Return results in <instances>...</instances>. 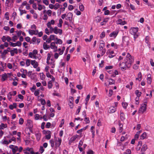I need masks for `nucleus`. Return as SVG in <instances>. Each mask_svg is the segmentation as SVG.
I'll use <instances>...</instances> for the list:
<instances>
[{
    "label": "nucleus",
    "mask_w": 154,
    "mask_h": 154,
    "mask_svg": "<svg viewBox=\"0 0 154 154\" xmlns=\"http://www.w3.org/2000/svg\"><path fill=\"white\" fill-rule=\"evenodd\" d=\"M134 61V58L130 54L128 53L124 61L121 63L120 67L122 70H125L127 68H129Z\"/></svg>",
    "instance_id": "obj_1"
},
{
    "label": "nucleus",
    "mask_w": 154,
    "mask_h": 154,
    "mask_svg": "<svg viewBox=\"0 0 154 154\" xmlns=\"http://www.w3.org/2000/svg\"><path fill=\"white\" fill-rule=\"evenodd\" d=\"M129 41L128 38L125 36H123L122 37V46L124 47H128L129 45Z\"/></svg>",
    "instance_id": "obj_2"
},
{
    "label": "nucleus",
    "mask_w": 154,
    "mask_h": 154,
    "mask_svg": "<svg viewBox=\"0 0 154 154\" xmlns=\"http://www.w3.org/2000/svg\"><path fill=\"white\" fill-rule=\"evenodd\" d=\"M105 45V44H99V50L101 51V55L103 56L105 53L106 51V49L104 48Z\"/></svg>",
    "instance_id": "obj_3"
},
{
    "label": "nucleus",
    "mask_w": 154,
    "mask_h": 154,
    "mask_svg": "<svg viewBox=\"0 0 154 154\" xmlns=\"http://www.w3.org/2000/svg\"><path fill=\"white\" fill-rule=\"evenodd\" d=\"M146 104L145 103L142 104L139 110V113H143L146 110Z\"/></svg>",
    "instance_id": "obj_4"
},
{
    "label": "nucleus",
    "mask_w": 154,
    "mask_h": 154,
    "mask_svg": "<svg viewBox=\"0 0 154 154\" xmlns=\"http://www.w3.org/2000/svg\"><path fill=\"white\" fill-rule=\"evenodd\" d=\"M44 134H46L45 138L47 140H49L51 137V131L49 130H44L43 131Z\"/></svg>",
    "instance_id": "obj_5"
},
{
    "label": "nucleus",
    "mask_w": 154,
    "mask_h": 154,
    "mask_svg": "<svg viewBox=\"0 0 154 154\" xmlns=\"http://www.w3.org/2000/svg\"><path fill=\"white\" fill-rule=\"evenodd\" d=\"M119 32L118 30H116L111 33L109 35L110 37L112 38H115L117 36Z\"/></svg>",
    "instance_id": "obj_6"
},
{
    "label": "nucleus",
    "mask_w": 154,
    "mask_h": 154,
    "mask_svg": "<svg viewBox=\"0 0 154 154\" xmlns=\"http://www.w3.org/2000/svg\"><path fill=\"white\" fill-rule=\"evenodd\" d=\"M107 54L108 55V57L110 58L114 57L116 56V54L114 53L113 51H111L108 50L106 52Z\"/></svg>",
    "instance_id": "obj_7"
},
{
    "label": "nucleus",
    "mask_w": 154,
    "mask_h": 154,
    "mask_svg": "<svg viewBox=\"0 0 154 154\" xmlns=\"http://www.w3.org/2000/svg\"><path fill=\"white\" fill-rule=\"evenodd\" d=\"M9 147L12 150L13 154H15L16 152L18 151V148L17 146L11 145L9 146Z\"/></svg>",
    "instance_id": "obj_8"
},
{
    "label": "nucleus",
    "mask_w": 154,
    "mask_h": 154,
    "mask_svg": "<svg viewBox=\"0 0 154 154\" xmlns=\"http://www.w3.org/2000/svg\"><path fill=\"white\" fill-rule=\"evenodd\" d=\"M138 28L137 27H131L130 30V33L131 34H134L137 33Z\"/></svg>",
    "instance_id": "obj_9"
},
{
    "label": "nucleus",
    "mask_w": 154,
    "mask_h": 154,
    "mask_svg": "<svg viewBox=\"0 0 154 154\" xmlns=\"http://www.w3.org/2000/svg\"><path fill=\"white\" fill-rule=\"evenodd\" d=\"M35 136L37 141H39L40 140L41 137V133L38 131H37L35 132Z\"/></svg>",
    "instance_id": "obj_10"
},
{
    "label": "nucleus",
    "mask_w": 154,
    "mask_h": 154,
    "mask_svg": "<svg viewBox=\"0 0 154 154\" xmlns=\"http://www.w3.org/2000/svg\"><path fill=\"white\" fill-rule=\"evenodd\" d=\"M10 46L13 47H15L16 46L20 47L21 45V43L20 41H17L16 43L10 42Z\"/></svg>",
    "instance_id": "obj_11"
},
{
    "label": "nucleus",
    "mask_w": 154,
    "mask_h": 154,
    "mask_svg": "<svg viewBox=\"0 0 154 154\" xmlns=\"http://www.w3.org/2000/svg\"><path fill=\"white\" fill-rule=\"evenodd\" d=\"M0 65L2 66L0 67V71L2 72L4 71L6 67V63L2 61H0Z\"/></svg>",
    "instance_id": "obj_12"
},
{
    "label": "nucleus",
    "mask_w": 154,
    "mask_h": 154,
    "mask_svg": "<svg viewBox=\"0 0 154 154\" xmlns=\"http://www.w3.org/2000/svg\"><path fill=\"white\" fill-rule=\"evenodd\" d=\"M14 0H6L5 5L8 7H11L14 2Z\"/></svg>",
    "instance_id": "obj_13"
},
{
    "label": "nucleus",
    "mask_w": 154,
    "mask_h": 154,
    "mask_svg": "<svg viewBox=\"0 0 154 154\" xmlns=\"http://www.w3.org/2000/svg\"><path fill=\"white\" fill-rule=\"evenodd\" d=\"M11 55V56H13L15 54H17L18 53V50L17 48H12L11 51H10Z\"/></svg>",
    "instance_id": "obj_14"
},
{
    "label": "nucleus",
    "mask_w": 154,
    "mask_h": 154,
    "mask_svg": "<svg viewBox=\"0 0 154 154\" xmlns=\"http://www.w3.org/2000/svg\"><path fill=\"white\" fill-rule=\"evenodd\" d=\"M54 33L55 34H57L59 33L60 35H61L62 33V29H58L57 26H55L54 27Z\"/></svg>",
    "instance_id": "obj_15"
},
{
    "label": "nucleus",
    "mask_w": 154,
    "mask_h": 154,
    "mask_svg": "<svg viewBox=\"0 0 154 154\" xmlns=\"http://www.w3.org/2000/svg\"><path fill=\"white\" fill-rule=\"evenodd\" d=\"M56 43L52 42L51 44L50 48L54 50V51H57V47L55 45Z\"/></svg>",
    "instance_id": "obj_16"
},
{
    "label": "nucleus",
    "mask_w": 154,
    "mask_h": 154,
    "mask_svg": "<svg viewBox=\"0 0 154 154\" xmlns=\"http://www.w3.org/2000/svg\"><path fill=\"white\" fill-rule=\"evenodd\" d=\"M8 78V76L7 73H5L4 74H2L1 75V80L2 82H4Z\"/></svg>",
    "instance_id": "obj_17"
},
{
    "label": "nucleus",
    "mask_w": 154,
    "mask_h": 154,
    "mask_svg": "<svg viewBox=\"0 0 154 154\" xmlns=\"http://www.w3.org/2000/svg\"><path fill=\"white\" fill-rule=\"evenodd\" d=\"M117 24L123 25L127 23V22L125 21H122L121 19H118L116 21Z\"/></svg>",
    "instance_id": "obj_18"
},
{
    "label": "nucleus",
    "mask_w": 154,
    "mask_h": 154,
    "mask_svg": "<svg viewBox=\"0 0 154 154\" xmlns=\"http://www.w3.org/2000/svg\"><path fill=\"white\" fill-rule=\"evenodd\" d=\"M116 111L115 107L111 106L108 110V112L110 113H114Z\"/></svg>",
    "instance_id": "obj_19"
},
{
    "label": "nucleus",
    "mask_w": 154,
    "mask_h": 154,
    "mask_svg": "<svg viewBox=\"0 0 154 154\" xmlns=\"http://www.w3.org/2000/svg\"><path fill=\"white\" fill-rule=\"evenodd\" d=\"M31 64L33 66V67L35 68H37L38 66L37 62L35 60H31Z\"/></svg>",
    "instance_id": "obj_20"
},
{
    "label": "nucleus",
    "mask_w": 154,
    "mask_h": 154,
    "mask_svg": "<svg viewBox=\"0 0 154 154\" xmlns=\"http://www.w3.org/2000/svg\"><path fill=\"white\" fill-rule=\"evenodd\" d=\"M72 14L71 13H68L66 14V19L67 20L70 21L72 17Z\"/></svg>",
    "instance_id": "obj_21"
},
{
    "label": "nucleus",
    "mask_w": 154,
    "mask_h": 154,
    "mask_svg": "<svg viewBox=\"0 0 154 154\" xmlns=\"http://www.w3.org/2000/svg\"><path fill=\"white\" fill-rule=\"evenodd\" d=\"M119 133H121L123 130V125L120 122H119Z\"/></svg>",
    "instance_id": "obj_22"
},
{
    "label": "nucleus",
    "mask_w": 154,
    "mask_h": 154,
    "mask_svg": "<svg viewBox=\"0 0 154 154\" xmlns=\"http://www.w3.org/2000/svg\"><path fill=\"white\" fill-rule=\"evenodd\" d=\"M147 138V134L146 132H143L140 136V139L142 140Z\"/></svg>",
    "instance_id": "obj_23"
},
{
    "label": "nucleus",
    "mask_w": 154,
    "mask_h": 154,
    "mask_svg": "<svg viewBox=\"0 0 154 154\" xmlns=\"http://www.w3.org/2000/svg\"><path fill=\"white\" fill-rule=\"evenodd\" d=\"M29 56L30 58H33L35 59H36L38 58V57L34 55L32 52H30L29 54Z\"/></svg>",
    "instance_id": "obj_24"
},
{
    "label": "nucleus",
    "mask_w": 154,
    "mask_h": 154,
    "mask_svg": "<svg viewBox=\"0 0 154 154\" xmlns=\"http://www.w3.org/2000/svg\"><path fill=\"white\" fill-rule=\"evenodd\" d=\"M49 63H47L49 65L51 68H54L55 67V63L54 61H53L51 59V61H49Z\"/></svg>",
    "instance_id": "obj_25"
},
{
    "label": "nucleus",
    "mask_w": 154,
    "mask_h": 154,
    "mask_svg": "<svg viewBox=\"0 0 154 154\" xmlns=\"http://www.w3.org/2000/svg\"><path fill=\"white\" fill-rule=\"evenodd\" d=\"M78 135H75L73 136L69 139V141L70 142H73L77 138Z\"/></svg>",
    "instance_id": "obj_26"
},
{
    "label": "nucleus",
    "mask_w": 154,
    "mask_h": 154,
    "mask_svg": "<svg viewBox=\"0 0 154 154\" xmlns=\"http://www.w3.org/2000/svg\"><path fill=\"white\" fill-rule=\"evenodd\" d=\"M2 116V119L3 122H6L7 121L8 122L10 121L9 118L7 117L6 116H3L2 115L1 116Z\"/></svg>",
    "instance_id": "obj_27"
},
{
    "label": "nucleus",
    "mask_w": 154,
    "mask_h": 154,
    "mask_svg": "<svg viewBox=\"0 0 154 154\" xmlns=\"http://www.w3.org/2000/svg\"><path fill=\"white\" fill-rule=\"evenodd\" d=\"M147 149V146L146 144H143L141 149V152L145 151Z\"/></svg>",
    "instance_id": "obj_28"
},
{
    "label": "nucleus",
    "mask_w": 154,
    "mask_h": 154,
    "mask_svg": "<svg viewBox=\"0 0 154 154\" xmlns=\"http://www.w3.org/2000/svg\"><path fill=\"white\" fill-rule=\"evenodd\" d=\"M13 95V93L11 92H10L7 95V97L8 100L11 101L12 100V96Z\"/></svg>",
    "instance_id": "obj_29"
},
{
    "label": "nucleus",
    "mask_w": 154,
    "mask_h": 154,
    "mask_svg": "<svg viewBox=\"0 0 154 154\" xmlns=\"http://www.w3.org/2000/svg\"><path fill=\"white\" fill-rule=\"evenodd\" d=\"M43 48L45 50H47L50 48V46L48 45L46 42H44L43 44Z\"/></svg>",
    "instance_id": "obj_30"
},
{
    "label": "nucleus",
    "mask_w": 154,
    "mask_h": 154,
    "mask_svg": "<svg viewBox=\"0 0 154 154\" xmlns=\"http://www.w3.org/2000/svg\"><path fill=\"white\" fill-rule=\"evenodd\" d=\"M7 127V125L3 123L0 124V129H4Z\"/></svg>",
    "instance_id": "obj_31"
},
{
    "label": "nucleus",
    "mask_w": 154,
    "mask_h": 154,
    "mask_svg": "<svg viewBox=\"0 0 154 154\" xmlns=\"http://www.w3.org/2000/svg\"><path fill=\"white\" fill-rule=\"evenodd\" d=\"M135 94L137 97H140L142 94V93L140 92L138 90H137L135 91Z\"/></svg>",
    "instance_id": "obj_32"
},
{
    "label": "nucleus",
    "mask_w": 154,
    "mask_h": 154,
    "mask_svg": "<svg viewBox=\"0 0 154 154\" xmlns=\"http://www.w3.org/2000/svg\"><path fill=\"white\" fill-rule=\"evenodd\" d=\"M109 84V85H112L115 84V81L112 79H108Z\"/></svg>",
    "instance_id": "obj_33"
},
{
    "label": "nucleus",
    "mask_w": 154,
    "mask_h": 154,
    "mask_svg": "<svg viewBox=\"0 0 154 154\" xmlns=\"http://www.w3.org/2000/svg\"><path fill=\"white\" fill-rule=\"evenodd\" d=\"M49 38H50V39L51 40H54L55 39H57V36L52 35H50Z\"/></svg>",
    "instance_id": "obj_34"
},
{
    "label": "nucleus",
    "mask_w": 154,
    "mask_h": 154,
    "mask_svg": "<svg viewBox=\"0 0 154 154\" xmlns=\"http://www.w3.org/2000/svg\"><path fill=\"white\" fill-rule=\"evenodd\" d=\"M125 116L123 113L122 112H120V118L122 121H123L125 119Z\"/></svg>",
    "instance_id": "obj_35"
},
{
    "label": "nucleus",
    "mask_w": 154,
    "mask_h": 154,
    "mask_svg": "<svg viewBox=\"0 0 154 154\" xmlns=\"http://www.w3.org/2000/svg\"><path fill=\"white\" fill-rule=\"evenodd\" d=\"M53 86V85L51 81H49L48 83V87L49 89H51Z\"/></svg>",
    "instance_id": "obj_36"
},
{
    "label": "nucleus",
    "mask_w": 154,
    "mask_h": 154,
    "mask_svg": "<svg viewBox=\"0 0 154 154\" xmlns=\"http://www.w3.org/2000/svg\"><path fill=\"white\" fill-rule=\"evenodd\" d=\"M149 75H148V77L147 78V83L148 84H150L152 82V79L150 77V76H148Z\"/></svg>",
    "instance_id": "obj_37"
},
{
    "label": "nucleus",
    "mask_w": 154,
    "mask_h": 154,
    "mask_svg": "<svg viewBox=\"0 0 154 154\" xmlns=\"http://www.w3.org/2000/svg\"><path fill=\"white\" fill-rule=\"evenodd\" d=\"M19 10L20 12V15L21 16L22 15L24 14H26V11L25 10H23L19 8Z\"/></svg>",
    "instance_id": "obj_38"
},
{
    "label": "nucleus",
    "mask_w": 154,
    "mask_h": 154,
    "mask_svg": "<svg viewBox=\"0 0 154 154\" xmlns=\"http://www.w3.org/2000/svg\"><path fill=\"white\" fill-rule=\"evenodd\" d=\"M101 20V17L98 16L95 17V21L97 22H100Z\"/></svg>",
    "instance_id": "obj_39"
},
{
    "label": "nucleus",
    "mask_w": 154,
    "mask_h": 154,
    "mask_svg": "<svg viewBox=\"0 0 154 154\" xmlns=\"http://www.w3.org/2000/svg\"><path fill=\"white\" fill-rule=\"evenodd\" d=\"M25 63L27 66H30L31 63V61L29 59H26Z\"/></svg>",
    "instance_id": "obj_40"
},
{
    "label": "nucleus",
    "mask_w": 154,
    "mask_h": 154,
    "mask_svg": "<svg viewBox=\"0 0 154 154\" xmlns=\"http://www.w3.org/2000/svg\"><path fill=\"white\" fill-rule=\"evenodd\" d=\"M63 21L62 19H60L59 20V23L58 24L57 26L59 27H61Z\"/></svg>",
    "instance_id": "obj_41"
},
{
    "label": "nucleus",
    "mask_w": 154,
    "mask_h": 154,
    "mask_svg": "<svg viewBox=\"0 0 154 154\" xmlns=\"http://www.w3.org/2000/svg\"><path fill=\"white\" fill-rule=\"evenodd\" d=\"M51 57V54L48 53L47 54V63H49V61H50V58Z\"/></svg>",
    "instance_id": "obj_42"
},
{
    "label": "nucleus",
    "mask_w": 154,
    "mask_h": 154,
    "mask_svg": "<svg viewBox=\"0 0 154 154\" xmlns=\"http://www.w3.org/2000/svg\"><path fill=\"white\" fill-rule=\"evenodd\" d=\"M16 141V138L13 137H12L11 139H10L8 141V143H11L12 141H14V142H15Z\"/></svg>",
    "instance_id": "obj_43"
},
{
    "label": "nucleus",
    "mask_w": 154,
    "mask_h": 154,
    "mask_svg": "<svg viewBox=\"0 0 154 154\" xmlns=\"http://www.w3.org/2000/svg\"><path fill=\"white\" fill-rule=\"evenodd\" d=\"M105 36V33L104 32H101L100 36V38L102 39Z\"/></svg>",
    "instance_id": "obj_44"
},
{
    "label": "nucleus",
    "mask_w": 154,
    "mask_h": 154,
    "mask_svg": "<svg viewBox=\"0 0 154 154\" xmlns=\"http://www.w3.org/2000/svg\"><path fill=\"white\" fill-rule=\"evenodd\" d=\"M60 6V5L58 3H56L54 5V9L55 10H57L58 9Z\"/></svg>",
    "instance_id": "obj_45"
},
{
    "label": "nucleus",
    "mask_w": 154,
    "mask_h": 154,
    "mask_svg": "<svg viewBox=\"0 0 154 154\" xmlns=\"http://www.w3.org/2000/svg\"><path fill=\"white\" fill-rule=\"evenodd\" d=\"M56 39L57 40V41L55 42L56 44L60 45L62 43V41L61 39L57 38Z\"/></svg>",
    "instance_id": "obj_46"
},
{
    "label": "nucleus",
    "mask_w": 154,
    "mask_h": 154,
    "mask_svg": "<svg viewBox=\"0 0 154 154\" xmlns=\"http://www.w3.org/2000/svg\"><path fill=\"white\" fill-rule=\"evenodd\" d=\"M2 144H3L8 145L9 143L8 141L4 139H3V140H2Z\"/></svg>",
    "instance_id": "obj_47"
},
{
    "label": "nucleus",
    "mask_w": 154,
    "mask_h": 154,
    "mask_svg": "<svg viewBox=\"0 0 154 154\" xmlns=\"http://www.w3.org/2000/svg\"><path fill=\"white\" fill-rule=\"evenodd\" d=\"M81 106H79L78 108L75 113V114L76 115H78L79 114V112H80L81 109Z\"/></svg>",
    "instance_id": "obj_48"
},
{
    "label": "nucleus",
    "mask_w": 154,
    "mask_h": 154,
    "mask_svg": "<svg viewBox=\"0 0 154 154\" xmlns=\"http://www.w3.org/2000/svg\"><path fill=\"white\" fill-rule=\"evenodd\" d=\"M40 75L41 79L42 80H43L45 78V75L43 73H40Z\"/></svg>",
    "instance_id": "obj_49"
},
{
    "label": "nucleus",
    "mask_w": 154,
    "mask_h": 154,
    "mask_svg": "<svg viewBox=\"0 0 154 154\" xmlns=\"http://www.w3.org/2000/svg\"><path fill=\"white\" fill-rule=\"evenodd\" d=\"M40 101L41 102V103L42 105H45L46 103V102L45 99L42 98L40 99Z\"/></svg>",
    "instance_id": "obj_50"
},
{
    "label": "nucleus",
    "mask_w": 154,
    "mask_h": 154,
    "mask_svg": "<svg viewBox=\"0 0 154 154\" xmlns=\"http://www.w3.org/2000/svg\"><path fill=\"white\" fill-rule=\"evenodd\" d=\"M79 8L81 11H82L84 10V7L83 5L81 4L79 6Z\"/></svg>",
    "instance_id": "obj_51"
},
{
    "label": "nucleus",
    "mask_w": 154,
    "mask_h": 154,
    "mask_svg": "<svg viewBox=\"0 0 154 154\" xmlns=\"http://www.w3.org/2000/svg\"><path fill=\"white\" fill-rule=\"evenodd\" d=\"M46 13L49 16H51L52 13V11L50 10H48L46 11Z\"/></svg>",
    "instance_id": "obj_52"
},
{
    "label": "nucleus",
    "mask_w": 154,
    "mask_h": 154,
    "mask_svg": "<svg viewBox=\"0 0 154 154\" xmlns=\"http://www.w3.org/2000/svg\"><path fill=\"white\" fill-rule=\"evenodd\" d=\"M39 94V90L37 89L35 91L34 94L35 96H38Z\"/></svg>",
    "instance_id": "obj_53"
},
{
    "label": "nucleus",
    "mask_w": 154,
    "mask_h": 154,
    "mask_svg": "<svg viewBox=\"0 0 154 154\" xmlns=\"http://www.w3.org/2000/svg\"><path fill=\"white\" fill-rule=\"evenodd\" d=\"M29 34L31 35H34V30L32 29H29Z\"/></svg>",
    "instance_id": "obj_54"
},
{
    "label": "nucleus",
    "mask_w": 154,
    "mask_h": 154,
    "mask_svg": "<svg viewBox=\"0 0 154 154\" xmlns=\"http://www.w3.org/2000/svg\"><path fill=\"white\" fill-rule=\"evenodd\" d=\"M36 89V87L35 85H33L32 88H30V90L32 92H33Z\"/></svg>",
    "instance_id": "obj_55"
},
{
    "label": "nucleus",
    "mask_w": 154,
    "mask_h": 154,
    "mask_svg": "<svg viewBox=\"0 0 154 154\" xmlns=\"http://www.w3.org/2000/svg\"><path fill=\"white\" fill-rule=\"evenodd\" d=\"M113 91L111 89H110L109 91V94L108 95L109 97H110L112 95Z\"/></svg>",
    "instance_id": "obj_56"
},
{
    "label": "nucleus",
    "mask_w": 154,
    "mask_h": 154,
    "mask_svg": "<svg viewBox=\"0 0 154 154\" xmlns=\"http://www.w3.org/2000/svg\"><path fill=\"white\" fill-rule=\"evenodd\" d=\"M122 106L125 109H126L128 103L126 102H122Z\"/></svg>",
    "instance_id": "obj_57"
},
{
    "label": "nucleus",
    "mask_w": 154,
    "mask_h": 154,
    "mask_svg": "<svg viewBox=\"0 0 154 154\" xmlns=\"http://www.w3.org/2000/svg\"><path fill=\"white\" fill-rule=\"evenodd\" d=\"M65 49V47L64 46H63L62 47V49H61V51L59 52V54L60 55H62L63 53V52Z\"/></svg>",
    "instance_id": "obj_58"
},
{
    "label": "nucleus",
    "mask_w": 154,
    "mask_h": 154,
    "mask_svg": "<svg viewBox=\"0 0 154 154\" xmlns=\"http://www.w3.org/2000/svg\"><path fill=\"white\" fill-rule=\"evenodd\" d=\"M15 32L16 33L17 36L19 37L21 35V34H22V32L21 30H19V31H16Z\"/></svg>",
    "instance_id": "obj_59"
},
{
    "label": "nucleus",
    "mask_w": 154,
    "mask_h": 154,
    "mask_svg": "<svg viewBox=\"0 0 154 154\" xmlns=\"http://www.w3.org/2000/svg\"><path fill=\"white\" fill-rule=\"evenodd\" d=\"M74 12L77 15H80L81 14V11H79L77 10V9H76L74 11Z\"/></svg>",
    "instance_id": "obj_60"
},
{
    "label": "nucleus",
    "mask_w": 154,
    "mask_h": 154,
    "mask_svg": "<svg viewBox=\"0 0 154 154\" xmlns=\"http://www.w3.org/2000/svg\"><path fill=\"white\" fill-rule=\"evenodd\" d=\"M84 121L86 124H88L90 123V120L88 118L85 117L84 119Z\"/></svg>",
    "instance_id": "obj_61"
},
{
    "label": "nucleus",
    "mask_w": 154,
    "mask_h": 154,
    "mask_svg": "<svg viewBox=\"0 0 154 154\" xmlns=\"http://www.w3.org/2000/svg\"><path fill=\"white\" fill-rule=\"evenodd\" d=\"M18 38L16 35H14L12 37V41L13 42H15L17 40Z\"/></svg>",
    "instance_id": "obj_62"
},
{
    "label": "nucleus",
    "mask_w": 154,
    "mask_h": 154,
    "mask_svg": "<svg viewBox=\"0 0 154 154\" xmlns=\"http://www.w3.org/2000/svg\"><path fill=\"white\" fill-rule=\"evenodd\" d=\"M44 151V149L43 148V147L42 146H40V149H39V152L42 154V153Z\"/></svg>",
    "instance_id": "obj_63"
},
{
    "label": "nucleus",
    "mask_w": 154,
    "mask_h": 154,
    "mask_svg": "<svg viewBox=\"0 0 154 154\" xmlns=\"http://www.w3.org/2000/svg\"><path fill=\"white\" fill-rule=\"evenodd\" d=\"M94 152L91 150H88L87 152V154H94Z\"/></svg>",
    "instance_id": "obj_64"
}]
</instances>
